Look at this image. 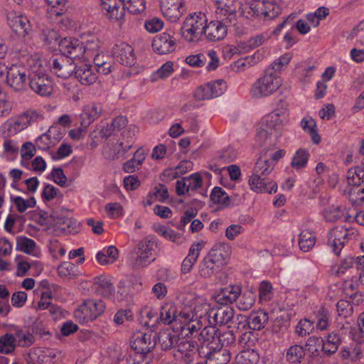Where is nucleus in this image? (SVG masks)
Listing matches in <instances>:
<instances>
[{
	"label": "nucleus",
	"instance_id": "5",
	"mask_svg": "<svg viewBox=\"0 0 364 364\" xmlns=\"http://www.w3.org/2000/svg\"><path fill=\"white\" fill-rule=\"evenodd\" d=\"M282 85V80L277 74L266 69L264 74L252 85L251 96L255 99L267 97L274 94Z\"/></svg>",
	"mask_w": 364,
	"mask_h": 364
},
{
	"label": "nucleus",
	"instance_id": "29",
	"mask_svg": "<svg viewBox=\"0 0 364 364\" xmlns=\"http://www.w3.org/2000/svg\"><path fill=\"white\" fill-rule=\"evenodd\" d=\"M228 28L225 24H205L203 27L204 33L208 40L218 41L223 39L227 35Z\"/></svg>",
	"mask_w": 364,
	"mask_h": 364
},
{
	"label": "nucleus",
	"instance_id": "7",
	"mask_svg": "<svg viewBox=\"0 0 364 364\" xmlns=\"http://www.w3.org/2000/svg\"><path fill=\"white\" fill-rule=\"evenodd\" d=\"M275 114H268L264 116L257 129L256 138L260 145H262L272 136L277 137L282 132L284 123L277 118Z\"/></svg>",
	"mask_w": 364,
	"mask_h": 364
},
{
	"label": "nucleus",
	"instance_id": "33",
	"mask_svg": "<svg viewBox=\"0 0 364 364\" xmlns=\"http://www.w3.org/2000/svg\"><path fill=\"white\" fill-rule=\"evenodd\" d=\"M152 358V354L131 350L126 353L121 362L122 364H150Z\"/></svg>",
	"mask_w": 364,
	"mask_h": 364
},
{
	"label": "nucleus",
	"instance_id": "17",
	"mask_svg": "<svg viewBox=\"0 0 364 364\" xmlns=\"http://www.w3.org/2000/svg\"><path fill=\"white\" fill-rule=\"evenodd\" d=\"M250 188L256 193H276L277 183L265 176L252 174L249 178Z\"/></svg>",
	"mask_w": 364,
	"mask_h": 364
},
{
	"label": "nucleus",
	"instance_id": "18",
	"mask_svg": "<svg viewBox=\"0 0 364 364\" xmlns=\"http://www.w3.org/2000/svg\"><path fill=\"white\" fill-rule=\"evenodd\" d=\"M117 60L124 66H132L136 63V56L132 47L127 43L122 42L113 48Z\"/></svg>",
	"mask_w": 364,
	"mask_h": 364
},
{
	"label": "nucleus",
	"instance_id": "25",
	"mask_svg": "<svg viewBox=\"0 0 364 364\" xmlns=\"http://www.w3.org/2000/svg\"><path fill=\"white\" fill-rule=\"evenodd\" d=\"M323 218L326 222L335 223L337 221H351L352 217L346 209L341 206L331 205L325 208L323 211Z\"/></svg>",
	"mask_w": 364,
	"mask_h": 364
},
{
	"label": "nucleus",
	"instance_id": "55",
	"mask_svg": "<svg viewBox=\"0 0 364 364\" xmlns=\"http://www.w3.org/2000/svg\"><path fill=\"white\" fill-rule=\"evenodd\" d=\"M78 39L65 38L59 42V50L63 53L62 55L69 58L73 53L77 43H79Z\"/></svg>",
	"mask_w": 364,
	"mask_h": 364
},
{
	"label": "nucleus",
	"instance_id": "1",
	"mask_svg": "<svg viewBox=\"0 0 364 364\" xmlns=\"http://www.w3.org/2000/svg\"><path fill=\"white\" fill-rule=\"evenodd\" d=\"M23 63L28 67V85L31 89L41 96H48L53 92L51 80L46 74V63L40 55L33 53V59L30 61L23 60Z\"/></svg>",
	"mask_w": 364,
	"mask_h": 364
},
{
	"label": "nucleus",
	"instance_id": "12",
	"mask_svg": "<svg viewBox=\"0 0 364 364\" xmlns=\"http://www.w3.org/2000/svg\"><path fill=\"white\" fill-rule=\"evenodd\" d=\"M178 319L180 322L176 327L177 331H180L183 337L191 338V339L196 337L198 338V331L206 324V322H203V320L195 319L194 315L190 314L188 311L183 313Z\"/></svg>",
	"mask_w": 364,
	"mask_h": 364
},
{
	"label": "nucleus",
	"instance_id": "51",
	"mask_svg": "<svg viewBox=\"0 0 364 364\" xmlns=\"http://www.w3.org/2000/svg\"><path fill=\"white\" fill-rule=\"evenodd\" d=\"M235 342V336L234 335L233 332L232 331H225L223 332H218V338H217V343L215 346H210V348L212 349H216V348H220L223 347H228L232 344H234Z\"/></svg>",
	"mask_w": 364,
	"mask_h": 364
},
{
	"label": "nucleus",
	"instance_id": "13",
	"mask_svg": "<svg viewBox=\"0 0 364 364\" xmlns=\"http://www.w3.org/2000/svg\"><path fill=\"white\" fill-rule=\"evenodd\" d=\"M156 345V335L149 333L137 332L133 335L131 341L132 350L144 353L151 354Z\"/></svg>",
	"mask_w": 364,
	"mask_h": 364
},
{
	"label": "nucleus",
	"instance_id": "19",
	"mask_svg": "<svg viewBox=\"0 0 364 364\" xmlns=\"http://www.w3.org/2000/svg\"><path fill=\"white\" fill-rule=\"evenodd\" d=\"M122 0H100V6L105 11L109 20L122 21L124 19V7Z\"/></svg>",
	"mask_w": 364,
	"mask_h": 364
},
{
	"label": "nucleus",
	"instance_id": "63",
	"mask_svg": "<svg viewBox=\"0 0 364 364\" xmlns=\"http://www.w3.org/2000/svg\"><path fill=\"white\" fill-rule=\"evenodd\" d=\"M53 131L54 129H50L47 133L43 134L36 139V145L38 149L46 150L55 143V141L51 139Z\"/></svg>",
	"mask_w": 364,
	"mask_h": 364
},
{
	"label": "nucleus",
	"instance_id": "38",
	"mask_svg": "<svg viewBox=\"0 0 364 364\" xmlns=\"http://www.w3.org/2000/svg\"><path fill=\"white\" fill-rule=\"evenodd\" d=\"M218 350L209 352L206 355V363L208 364H228L230 360V353L228 349L218 348Z\"/></svg>",
	"mask_w": 364,
	"mask_h": 364
},
{
	"label": "nucleus",
	"instance_id": "62",
	"mask_svg": "<svg viewBox=\"0 0 364 364\" xmlns=\"http://www.w3.org/2000/svg\"><path fill=\"white\" fill-rule=\"evenodd\" d=\"M47 4L50 6L48 14L51 18L53 16H60L64 11L63 6L65 5L67 0H46Z\"/></svg>",
	"mask_w": 364,
	"mask_h": 364
},
{
	"label": "nucleus",
	"instance_id": "61",
	"mask_svg": "<svg viewBox=\"0 0 364 364\" xmlns=\"http://www.w3.org/2000/svg\"><path fill=\"white\" fill-rule=\"evenodd\" d=\"M199 343L193 339L185 340L178 342L176 345L178 352L179 353H185L186 352L193 353L199 348Z\"/></svg>",
	"mask_w": 364,
	"mask_h": 364
},
{
	"label": "nucleus",
	"instance_id": "49",
	"mask_svg": "<svg viewBox=\"0 0 364 364\" xmlns=\"http://www.w3.org/2000/svg\"><path fill=\"white\" fill-rule=\"evenodd\" d=\"M274 164L270 159L260 158L255 164L253 174L267 176L273 170Z\"/></svg>",
	"mask_w": 364,
	"mask_h": 364
},
{
	"label": "nucleus",
	"instance_id": "54",
	"mask_svg": "<svg viewBox=\"0 0 364 364\" xmlns=\"http://www.w3.org/2000/svg\"><path fill=\"white\" fill-rule=\"evenodd\" d=\"M11 200L16 206L17 210L19 213L25 212L28 208H34L36 205V201L34 197H31L25 200L21 196L11 197Z\"/></svg>",
	"mask_w": 364,
	"mask_h": 364
},
{
	"label": "nucleus",
	"instance_id": "42",
	"mask_svg": "<svg viewBox=\"0 0 364 364\" xmlns=\"http://www.w3.org/2000/svg\"><path fill=\"white\" fill-rule=\"evenodd\" d=\"M301 127L302 129L309 133L314 144H318L321 141L320 136L316 131V124L314 119L306 117L301 121Z\"/></svg>",
	"mask_w": 364,
	"mask_h": 364
},
{
	"label": "nucleus",
	"instance_id": "22",
	"mask_svg": "<svg viewBox=\"0 0 364 364\" xmlns=\"http://www.w3.org/2000/svg\"><path fill=\"white\" fill-rule=\"evenodd\" d=\"M234 310L230 306L212 309L210 311L208 323L215 325H226L233 318Z\"/></svg>",
	"mask_w": 364,
	"mask_h": 364
},
{
	"label": "nucleus",
	"instance_id": "60",
	"mask_svg": "<svg viewBox=\"0 0 364 364\" xmlns=\"http://www.w3.org/2000/svg\"><path fill=\"white\" fill-rule=\"evenodd\" d=\"M314 323L309 319L301 320L296 327V333L301 337H304L311 333L314 329Z\"/></svg>",
	"mask_w": 364,
	"mask_h": 364
},
{
	"label": "nucleus",
	"instance_id": "23",
	"mask_svg": "<svg viewBox=\"0 0 364 364\" xmlns=\"http://www.w3.org/2000/svg\"><path fill=\"white\" fill-rule=\"evenodd\" d=\"M321 351L327 356L334 354L341 344V338L338 331H332L323 338H321Z\"/></svg>",
	"mask_w": 364,
	"mask_h": 364
},
{
	"label": "nucleus",
	"instance_id": "14",
	"mask_svg": "<svg viewBox=\"0 0 364 364\" xmlns=\"http://www.w3.org/2000/svg\"><path fill=\"white\" fill-rule=\"evenodd\" d=\"M184 0H161V10L166 21L177 22L185 11Z\"/></svg>",
	"mask_w": 364,
	"mask_h": 364
},
{
	"label": "nucleus",
	"instance_id": "56",
	"mask_svg": "<svg viewBox=\"0 0 364 364\" xmlns=\"http://www.w3.org/2000/svg\"><path fill=\"white\" fill-rule=\"evenodd\" d=\"M173 72V64L171 61H167L162 65L155 73L151 75V80L164 79L170 76Z\"/></svg>",
	"mask_w": 364,
	"mask_h": 364
},
{
	"label": "nucleus",
	"instance_id": "35",
	"mask_svg": "<svg viewBox=\"0 0 364 364\" xmlns=\"http://www.w3.org/2000/svg\"><path fill=\"white\" fill-rule=\"evenodd\" d=\"M94 287L97 292L107 298L112 296L114 292L112 283L107 277L103 275L94 279Z\"/></svg>",
	"mask_w": 364,
	"mask_h": 364
},
{
	"label": "nucleus",
	"instance_id": "36",
	"mask_svg": "<svg viewBox=\"0 0 364 364\" xmlns=\"http://www.w3.org/2000/svg\"><path fill=\"white\" fill-rule=\"evenodd\" d=\"M119 257V251L115 246L111 245L103 248L96 255L97 261L101 265L114 263Z\"/></svg>",
	"mask_w": 364,
	"mask_h": 364
},
{
	"label": "nucleus",
	"instance_id": "30",
	"mask_svg": "<svg viewBox=\"0 0 364 364\" xmlns=\"http://www.w3.org/2000/svg\"><path fill=\"white\" fill-rule=\"evenodd\" d=\"M102 110V107L100 104L92 103L88 105L81 114V125L83 127H87L100 116Z\"/></svg>",
	"mask_w": 364,
	"mask_h": 364
},
{
	"label": "nucleus",
	"instance_id": "39",
	"mask_svg": "<svg viewBox=\"0 0 364 364\" xmlns=\"http://www.w3.org/2000/svg\"><path fill=\"white\" fill-rule=\"evenodd\" d=\"M315 326L321 331H326L331 325V312L324 307L321 306L317 311L315 312Z\"/></svg>",
	"mask_w": 364,
	"mask_h": 364
},
{
	"label": "nucleus",
	"instance_id": "26",
	"mask_svg": "<svg viewBox=\"0 0 364 364\" xmlns=\"http://www.w3.org/2000/svg\"><path fill=\"white\" fill-rule=\"evenodd\" d=\"M241 292V288L238 286H229L221 289L215 296V301L225 306L236 301Z\"/></svg>",
	"mask_w": 364,
	"mask_h": 364
},
{
	"label": "nucleus",
	"instance_id": "45",
	"mask_svg": "<svg viewBox=\"0 0 364 364\" xmlns=\"http://www.w3.org/2000/svg\"><path fill=\"white\" fill-rule=\"evenodd\" d=\"M199 274L201 277L208 278L213 276L220 268L216 264L213 263L208 257H205L199 264Z\"/></svg>",
	"mask_w": 364,
	"mask_h": 364
},
{
	"label": "nucleus",
	"instance_id": "50",
	"mask_svg": "<svg viewBox=\"0 0 364 364\" xmlns=\"http://www.w3.org/2000/svg\"><path fill=\"white\" fill-rule=\"evenodd\" d=\"M3 127L8 132L7 135H14L27 127L25 121L19 115L16 119L7 121Z\"/></svg>",
	"mask_w": 364,
	"mask_h": 364
},
{
	"label": "nucleus",
	"instance_id": "4",
	"mask_svg": "<svg viewBox=\"0 0 364 364\" xmlns=\"http://www.w3.org/2000/svg\"><path fill=\"white\" fill-rule=\"evenodd\" d=\"M31 59H33V53H22L19 59V64L13 65L8 69L6 81L14 90L20 91L26 88L31 70L23 63V60L30 61Z\"/></svg>",
	"mask_w": 364,
	"mask_h": 364
},
{
	"label": "nucleus",
	"instance_id": "34",
	"mask_svg": "<svg viewBox=\"0 0 364 364\" xmlns=\"http://www.w3.org/2000/svg\"><path fill=\"white\" fill-rule=\"evenodd\" d=\"M321 346V338L317 336H311L309 337L305 343V355L311 358V361L315 360H318L321 357V353H323L321 350H320V347Z\"/></svg>",
	"mask_w": 364,
	"mask_h": 364
},
{
	"label": "nucleus",
	"instance_id": "47",
	"mask_svg": "<svg viewBox=\"0 0 364 364\" xmlns=\"http://www.w3.org/2000/svg\"><path fill=\"white\" fill-rule=\"evenodd\" d=\"M309 156L307 150L299 149L291 159V166L296 170L304 168L308 163Z\"/></svg>",
	"mask_w": 364,
	"mask_h": 364
},
{
	"label": "nucleus",
	"instance_id": "16",
	"mask_svg": "<svg viewBox=\"0 0 364 364\" xmlns=\"http://www.w3.org/2000/svg\"><path fill=\"white\" fill-rule=\"evenodd\" d=\"M52 69L55 75L61 78L67 79L75 72L76 65L70 58L60 55L52 60Z\"/></svg>",
	"mask_w": 364,
	"mask_h": 364
},
{
	"label": "nucleus",
	"instance_id": "2",
	"mask_svg": "<svg viewBox=\"0 0 364 364\" xmlns=\"http://www.w3.org/2000/svg\"><path fill=\"white\" fill-rule=\"evenodd\" d=\"M280 7L272 0H249L242 14L251 21H272L280 14Z\"/></svg>",
	"mask_w": 364,
	"mask_h": 364
},
{
	"label": "nucleus",
	"instance_id": "8",
	"mask_svg": "<svg viewBox=\"0 0 364 364\" xmlns=\"http://www.w3.org/2000/svg\"><path fill=\"white\" fill-rule=\"evenodd\" d=\"M358 235L355 228L346 226H337L331 229L328 235V245L337 255H339L344 245Z\"/></svg>",
	"mask_w": 364,
	"mask_h": 364
},
{
	"label": "nucleus",
	"instance_id": "31",
	"mask_svg": "<svg viewBox=\"0 0 364 364\" xmlns=\"http://www.w3.org/2000/svg\"><path fill=\"white\" fill-rule=\"evenodd\" d=\"M202 246L200 243H194L191 246L188 255L181 264V269L183 274H187L191 271L198 258Z\"/></svg>",
	"mask_w": 364,
	"mask_h": 364
},
{
	"label": "nucleus",
	"instance_id": "58",
	"mask_svg": "<svg viewBox=\"0 0 364 364\" xmlns=\"http://www.w3.org/2000/svg\"><path fill=\"white\" fill-rule=\"evenodd\" d=\"M292 58V55L291 53H285L277 60H275L270 65H269L266 69H270V73L272 74H277V72H279L282 68L290 62Z\"/></svg>",
	"mask_w": 364,
	"mask_h": 364
},
{
	"label": "nucleus",
	"instance_id": "15",
	"mask_svg": "<svg viewBox=\"0 0 364 364\" xmlns=\"http://www.w3.org/2000/svg\"><path fill=\"white\" fill-rule=\"evenodd\" d=\"M186 311V309L178 311L176 305L173 302L164 303L159 313V322L164 325H173L176 327L180 322L179 316Z\"/></svg>",
	"mask_w": 364,
	"mask_h": 364
},
{
	"label": "nucleus",
	"instance_id": "28",
	"mask_svg": "<svg viewBox=\"0 0 364 364\" xmlns=\"http://www.w3.org/2000/svg\"><path fill=\"white\" fill-rule=\"evenodd\" d=\"M200 330L197 341L199 345H203L205 343H208V345H215L217 343L219 330L215 324L206 323Z\"/></svg>",
	"mask_w": 364,
	"mask_h": 364
},
{
	"label": "nucleus",
	"instance_id": "46",
	"mask_svg": "<svg viewBox=\"0 0 364 364\" xmlns=\"http://www.w3.org/2000/svg\"><path fill=\"white\" fill-rule=\"evenodd\" d=\"M316 236L310 231L303 230L299 235V245L303 252H309L315 245Z\"/></svg>",
	"mask_w": 364,
	"mask_h": 364
},
{
	"label": "nucleus",
	"instance_id": "64",
	"mask_svg": "<svg viewBox=\"0 0 364 364\" xmlns=\"http://www.w3.org/2000/svg\"><path fill=\"white\" fill-rule=\"evenodd\" d=\"M6 18L11 23H30L28 16L20 10H11L6 12Z\"/></svg>",
	"mask_w": 364,
	"mask_h": 364
},
{
	"label": "nucleus",
	"instance_id": "52",
	"mask_svg": "<svg viewBox=\"0 0 364 364\" xmlns=\"http://www.w3.org/2000/svg\"><path fill=\"white\" fill-rule=\"evenodd\" d=\"M124 7V16H125V9L133 14H140L145 9L144 0H122Z\"/></svg>",
	"mask_w": 364,
	"mask_h": 364
},
{
	"label": "nucleus",
	"instance_id": "44",
	"mask_svg": "<svg viewBox=\"0 0 364 364\" xmlns=\"http://www.w3.org/2000/svg\"><path fill=\"white\" fill-rule=\"evenodd\" d=\"M16 348L14 338L11 333H6L0 336V353L2 354H12Z\"/></svg>",
	"mask_w": 364,
	"mask_h": 364
},
{
	"label": "nucleus",
	"instance_id": "37",
	"mask_svg": "<svg viewBox=\"0 0 364 364\" xmlns=\"http://www.w3.org/2000/svg\"><path fill=\"white\" fill-rule=\"evenodd\" d=\"M268 319V314L265 311L252 312L247 318V324L250 329L259 331L265 326Z\"/></svg>",
	"mask_w": 364,
	"mask_h": 364
},
{
	"label": "nucleus",
	"instance_id": "10",
	"mask_svg": "<svg viewBox=\"0 0 364 364\" xmlns=\"http://www.w3.org/2000/svg\"><path fill=\"white\" fill-rule=\"evenodd\" d=\"M346 181L352 186L349 195H355V200L364 201V159L361 166H356L349 168L346 173Z\"/></svg>",
	"mask_w": 364,
	"mask_h": 364
},
{
	"label": "nucleus",
	"instance_id": "3",
	"mask_svg": "<svg viewBox=\"0 0 364 364\" xmlns=\"http://www.w3.org/2000/svg\"><path fill=\"white\" fill-rule=\"evenodd\" d=\"M157 244L154 239L145 237L130 252L129 262L134 269L144 268L153 262Z\"/></svg>",
	"mask_w": 364,
	"mask_h": 364
},
{
	"label": "nucleus",
	"instance_id": "11",
	"mask_svg": "<svg viewBox=\"0 0 364 364\" xmlns=\"http://www.w3.org/2000/svg\"><path fill=\"white\" fill-rule=\"evenodd\" d=\"M183 302L185 306L189 307L190 311H187L194 315L195 319L208 322L210 311L212 310L210 304L194 294H187Z\"/></svg>",
	"mask_w": 364,
	"mask_h": 364
},
{
	"label": "nucleus",
	"instance_id": "20",
	"mask_svg": "<svg viewBox=\"0 0 364 364\" xmlns=\"http://www.w3.org/2000/svg\"><path fill=\"white\" fill-rule=\"evenodd\" d=\"M153 50L159 55L173 52L176 48L175 40L167 33L156 36L152 43Z\"/></svg>",
	"mask_w": 364,
	"mask_h": 364
},
{
	"label": "nucleus",
	"instance_id": "24",
	"mask_svg": "<svg viewBox=\"0 0 364 364\" xmlns=\"http://www.w3.org/2000/svg\"><path fill=\"white\" fill-rule=\"evenodd\" d=\"M156 335L158 344L160 346L163 350H168L176 347L179 341V337L176 332L170 330L169 328H164L161 330Z\"/></svg>",
	"mask_w": 364,
	"mask_h": 364
},
{
	"label": "nucleus",
	"instance_id": "32",
	"mask_svg": "<svg viewBox=\"0 0 364 364\" xmlns=\"http://www.w3.org/2000/svg\"><path fill=\"white\" fill-rule=\"evenodd\" d=\"M11 335L14 338L16 346L22 348H28L35 342V338L28 331L23 330L19 327H14L12 329Z\"/></svg>",
	"mask_w": 364,
	"mask_h": 364
},
{
	"label": "nucleus",
	"instance_id": "9",
	"mask_svg": "<svg viewBox=\"0 0 364 364\" xmlns=\"http://www.w3.org/2000/svg\"><path fill=\"white\" fill-rule=\"evenodd\" d=\"M215 8V14L217 18L216 23H223L225 21H232L237 19V14L242 15L245 8L242 12L238 10L241 8V3L237 0H210Z\"/></svg>",
	"mask_w": 364,
	"mask_h": 364
},
{
	"label": "nucleus",
	"instance_id": "57",
	"mask_svg": "<svg viewBox=\"0 0 364 364\" xmlns=\"http://www.w3.org/2000/svg\"><path fill=\"white\" fill-rule=\"evenodd\" d=\"M210 199L214 203L225 206L229 204V197L226 192L220 187H215L210 194Z\"/></svg>",
	"mask_w": 364,
	"mask_h": 364
},
{
	"label": "nucleus",
	"instance_id": "40",
	"mask_svg": "<svg viewBox=\"0 0 364 364\" xmlns=\"http://www.w3.org/2000/svg\"><path fill=\"white\" fill-rule=\"evenodd\" d=\"M183 38L188 42L198 41L203 34V27L198 24H183L181 28Z\"/></svg>",
	"mask_w": 364,
	"mask_h": 364
},
{
	"label": "nucleus",
	"instance_id": "41",
	"mask_svg": "<svg viewBox=\"0 0 364 364\" xmlns=\"http://www.w3.org/2000/svg\"><path fill=\"white\" fill-rule=\"evenodd\" d=\"M256 299V294L252 291H245L240 293L237 299V306L240 311H247L254 305Z\"/></svg>",
	"mask_w": 364,
	"mask_h": 364
},
{
	"label": "nucleus",
	"instance_id": "43",
	"mask_svg": "<svg viewBox=\"0 0 364 364\" xmlns=\"http://www.w3.org/2000/svg\"><path fill=\"white\" fill-rule=\"evenodd\" d=\"M304 356L305 351L304 347L300 345H294L288 348L286 359L290 363L298 364L301 363Z\"/></svg>",
	"mask_w": 364,
	"mask_h": 364
},
{
	"label": "nucleus",
	"instance_id": "59",
	"mask_svg": "<svg viewBox=\"0 0 364 364\" xmlns=\"http://www.w3.org/2000/svg\"><path fill=\"white\" fill-rule=\"evenodd\" d=\"M336 310L340 317L348 318L353 314V305L347 300L341 299L337 302Z\"/></svg>",
	"mask_w": 364,
	"mask_h": 364
},
{
	"label": "nucleus",
	"instance_id": "27",
	"mask_svg": "<svg viewBox=\"0 0 364 364\" xmlns=\"http://www.w3.org/2000/svg\"><path fill=\"white\" fill-rule=\"evenodd\" d=\"M74 73L79 82L85 85L93 84L97 79L95 68L90 65L82 64L76 66Z\"/></svg>",
	"mask_w": 364,
	"mask_h": 364
},
{
	"label": "nucleus",
	"instance_id": "21",
	"mask_svg": "<svg viewBox=\"0 0 364 364\" xmlns=\"http://www.w3.org/2000/svg\"><path fill=\"white\" fill-rule=\"evenodd\" d=\"M231 254V248L227 243H218L213 246L206 256L218 267H223Z\"/></svg>",
	"mask_w": 364,
	"mask_h": 364
},
{
	"label": "nucleus",
	"instance_id": "53",
	"mask_svg": "<svg viewBox=\"0 0 364 364\" xmlns=\"http://www.w3.org/2000/svg\"><path fill=\"white\" fill-rule=\"evenodd\" d=\"M131 294V287L127 284L124 280L119 281L117 284V291L114 296V301L115 302H122L127 301Z\"/></svg>",
	"mask_w": 364,
	"mask_h": 364
},
{
	"label": "nucleus",
	"instance_id": "6",
	"mask_svg": "<svg viewBox=\"0 0 364 364\" xmlns=\"http://www.w3.org/2000/svg\"><path fill=\"white\" fill-rule=\"evenodd\" d=\"M106 309L101 299H87L75 311V317L80 323H88L101 316Z\"/></svg>",
	"mask_w": 364,
	"mask_h": 364
},
{
	"label": "nucleus",
	"instance_id": "48",
	"mask_svg": "<svg viewBox=\"0 0 364 364\" xmlns=\"http://www.w3.org/2000/svg\"><path fill=\"white\" fill-rule=\"evenodd\" d=\"M238 364H257L259 360V355L253 349H247L240 352L236 357Z\"/></svg>",
	"mask_w": 364,
	"mask_h": 364
}]
</instances>
